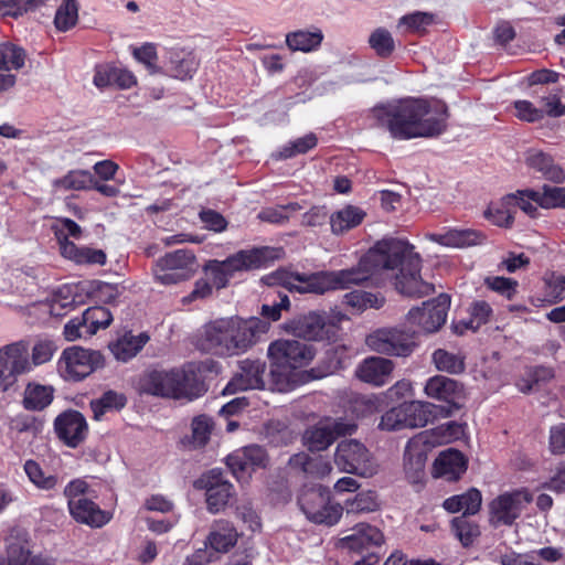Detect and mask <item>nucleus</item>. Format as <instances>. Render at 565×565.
<instances>
[{
	"label": "nucleus",
	"instance_id": "obj_1",
	"mask_svg": "<svg viewBox=\"0 0 565 565\" xmlns=\"http://www.w3.org/2000/svg\"><path fill=\"white\" fill-rule=\"evenodd\" d=\"M422 264V256L407 239L385 237L351 268L301 274L287 266L278 268L271 277L274 282H369L373 276L385 274L395 282H425L420 276Z\"/></svg>",
	"mask_w": 565,
	"mask_h": 565
},
{
	"label": "nucleus",
	"instance_id": "obj_2",
	"mask_svg": "<svg viewBox=\"0 0 565 565\" xmlns=\"http://www.w3.org/2000/svg\"><path fill=\"white\" fill-rule=\"evenodd\" d=\"M373 115L379 125L399 141L438 137L447 130L450 117L444 100L414 96L376 105Z\"/></svg>",
	"mask_w": 565,
	"mask_h": 565
},
{
	"label": "nucleus",
	"instance_id": "obj_3",
	"mask_svg": "<svg viewBox=\"0 0 565 565\" xmlns=\"http://www.w3.org/2000/svg\"><path fill=\"white\" fill-rule=\"evenodd\" d=\"M450 307V296L440 294L435 299L424 301L423 307H415L408 311L407 320L417 327L418 332L434 333L446 322ZM398 329H380L366 338L369 348L377 353L407 356L415 347L413 334Z\"/></svg>",
	"mask_w": 565,
	"mask_h": 565
},
{
	"label": "nucleus",
	"instance_id": "obj_4",
	"mask_svg": "<svg viewBox=\"0 0 565 565\" xmlns=\"http://www.w3.org/2000/svg\"><path fill=\"white\" fill-rule=\"evenodd\" d=\"M196 348L216 355H235L247 349V321L232 317L206 323L195 342Z\"/></svg>",
	"mask_w": 565,
	"mask_h": 565
},
{
	"label": "nucleus",
	"instance_id": "obj_5",
	"mask_svg": "<svg viewBox=\"0 0 565 565\" xmlns=\"http://www.w3.org/2000/svg\"><path fill=\"white\" fill-rule=\"evenodd\" d=\"M196 374L192 369L151 370L143 373L138 382V390L141 394L192 399L193 382Z\"/></svg>",
	"mask_w": 565,
	"mask_h": 565
},
{
	"label": "nucleus",
	"instance_id": "obj_6",
	"mask_svg": "<svg viewBox=\"0 0 565 565\" xmlns=\"http://www.w3.org/2000/svg\"><path fill=\"white\" fill-rule=\"evenodd\" d=\"M55 236L58 243L61 255L77 265H104L106 254L102 249H95L87 246H77L68 237L79 239L82 237L81 226L71 218L62 217L57 220L55 226Z\"/></svg>",
	"mask_w": 565,
	"mask_h": 565
},
{
	"label": "nucleus",
	"instance_id": "obj_7",
	"mask_svg": "<svg viewBox=\"0 0 565 565\" xmlns=\"http://www.w3.org/2000/svg\"><path fill=\"white\" fill-rule=\"evenodd\" d=\"M298 502L306 516L317 524L334 525L343 512L341 504L330 501V491L323 486L303 490Z\"/></svg>",
	"mask_w": 565,
	"mask_h": 565
},
{
	"label": "nucleus",
	"instance_id": "obj_8",
	"mask_svg": "<svg viewBox=\"0 0 565 565\" xmlns=\"http://www.w3.org/2000/svg\"><path fill=\"white\" fill-rule=\"evenodd\" d=\"M334 463L341 472L363 478L373 477L377 465L369 449L355 439L342 440L334 451Z\"/></svg>",
	"mask_w": 565,
	"mask_h": 565
},
{
	"label": "nucleus",
	"instance_id": "obj_9",
	"mask_svg": "<svg viewBox=\"0 0 565 565\" xmlns=\"http://www.w3.org/2000/svg\"><path fill=\"white\" fill-rule=\"evenodd\" d=\"M532 500L533 495L527 489L499 495L489 505L490 523L494 526L512 525Z\"/></svg>",
	"mask_w": 565,
	"mask_h": 565
},
{
	"label": "nucleus",
	"instance_id": "obj_10",
	"mask_svg": "<svg viewBox=\"0 0 565 565\" xmlns=\"http://www.w3.org/2000/svg\"><path fill=\"white\" fill-rule=\"evenodd\" d=\"M356 425L344 419L326 418L306 429L303 444L311 451L326 450L338 437L352 435Z\"/></svg>",
	"mask_w": 565,
	"mask_h": 565
},
{
	"label": "nucleus",
	"instance_id": "obj_11",
	"mask_svg": "<svg viewBox=\"0 0 565 565\" xmlns=\"http://www.w3.org/2000/svg\"><path fill=\"white\" fill-rule=\"evenodd\" d=\"M28 344L18 341L0 349V386L7 391L17 381V376L30 371Z\"/></svg>",
	"mask_w": 565,
	"mask_h": 565
},
{
	"label": "nucleus",
	"instance_id": "obj_12",
	"mask_svg": "<svg viewBox=\"0 0 565 565\" xmlns=\"http://www.w3.org/2000/svg\"><path fill=\"white\" fill-rule=\"evenodd\" d=\"M268 355L278 366L298 369L308 365L315 353L311 345L298 340L280 339L269 344Z\"/></svg>",
	"mask_w": 565,
	"mask_h": 565
},
{
	"label": "nucleus",
	"instance_id": "obj_13",
	"mask_svg": "<svg viewBox=\"0 0 565 565\" xmlns=\"http://www.w3.org/2000/svg\"><path fill=\"white\" fill-rule=\"evenodd\" d=\"M194 487L205 490V501L211 513L222 511L233 495V486L223 478L222 472L217 469L203 473L194 481Z\"/></svg>",
	"mask_w": 565,
	"mask_h": 565
},
{
	"label": "nucleus",
	"instance_id": "obj_14",
	"mask_svg": "<svg viewBox=\"0 0 565 565\" xmlns=\"http://www.w3.org/2000/svg\"><path fill=\"white\" fill-rule=\"evenodd\" d=\"M286 330L298 338L311 341L331 340L337 337V327L324 316L310 312L286 323Z\"/></svg>",
	"mask_w": 565,
	"mask_h": 565
},
{
	"label": "nucleus",
	"instance_id": "obj_15",
	"mask_svg": "<svg viewBox=\"0 0 565 565\" xmlns=\"http://www.w3.org/2000/svg\"><path fill=\"white\" fill-rule=\"evenodd\" d=\"M61 363L64 364L66 376L77 381L102 367L104 358L98 351L73 347L63 352Z\"/></svg>",
	"mask_w": 565,
	"mask_h": 565
},
{
	"label": "nucleus",
	"instance_id": "obj_16",
	"mask_svg": "<svg viewBox=\"0 0 565 565\" xmlns=\"http://www.w3.org/2000/svg\"><path fill=\"white\" fill-rule=\"evenodd\" d=\"M54 430L58 439L66 446L76 448L85 440L88 426L82 413L75 409H67L55 418Z\"/></svg>",
	"mask_w": 565,
	"mask_h": 565
},
{
	"label": "nucleus",
	"instance_id": "obj_17",
	"mask_svg": "<svg viewBox=\"0 0 565 565\" xmlns=\"http://www.w3.org/2000/svg\"><path fill=\"white\" fill-rule=\"evenodd\" d=\"M196 257L190 249H177L167 253L160 257L156 263V273H163L162 278H172V274H175L181 279H190L196 271Z\"/></svg>",
	"mask_w": 565,
	"mask_h": 565
},
{
	"label": "nucleus",
	"instance_id": "obj_18",
	"mask_svg": "<svg viewBox=\"0 0 565 565\" xmlns=\"http://www.w3.org/2000/svg\"><path fill=\"white\" fill-rule=\"evenodd\" d=\"M430 439L420 434L408 440L404 452V469L408 481L413 484H418L423 481L425 476V465L427 460V452L425 445Z\"/></svg>",
	"mask_w": 565,
	"mask_h": 565
},
{
	"label": "nucleus",
	"instance_id": "obj_19",
	"mask_svg": "<svg viewBox=\"0 0 565 565\" xmlns=\"http://www.w3.org/2000/svg\"><path fill=\"white\" fill-rule=\"evenodd\" d=\"M0 565H53L51 561L32 553L24 535L11 534L7 539L6 555H0Z\"/></svg>",
	"mask_w": 565,
	"mask_h": 565
},
{
	"label": "nucleus",
	"instance_id": "obj_20",
	"mask_svg": "<svg viewBox=\"0 0 565 565\" xmlns=\"http://www.w3.org/2000/svg\"><path fill=\"white\" fill-rule=\"evenodd\" d=\"M384 543V535L374 525L358 523L351 529V533L340 540V545L351 552L363 553L374 546Z\"/></svg>",
	"mask_w": 565,
	"mask_h": 565
},
{
	"label": "nucleus",
	"instance_id": "obj_21",
	"mask_svg": "<svg viewBox=\"0 0 565 565\" xmlns=\"http://www.w3.org/2000/svg\"><path fill=\"white\" fill-rule=\"evenodd\" d=\"M247 268V250H239L223 260L210 259L203 266L207 278L214 282H228L236 273Z\"/></svg>",
	"mask_w": 565,
	"mask_h": 565
},
{
	"label": "nucleus",
	"instance_id": "obj_22",
	"mask_svg": "<svg viewBox=\"0 0 565 565\" xmlns=\"http://www.w3.org/2000/svg\"><path fill=\"white\" fill-rule=\"evenodd\" d=\"M199 62L192 51L170 49L166 52L162 72L173 78L185 81L192 78Z\"/></svg>",
	"mask_w": 565,
	"mask_h": 565
},
{
	"label": "nucleus",
	"instance_id": "obj_23",
	"mask_svg": "<svg viewBox=\"0 0 565 565\" xmlns=\"http://www.w3.org/2000/svg\"><path fill=\"white\" fill-rule=\"evenodd\" d=\"M428 238L441 246L454 248L478 246L487 242V235L483 232L460 227H449L444 233H431Z\"/></svg>",
	"mask_w": 565,
	"mask_h": 565
},
{
	"label": "nucleus",
	"instance_id": "obj_24",
	"mask_svg": "<svg viewBox=\"0 0 565 565\" xmlns=\"http://www.w3.org/2000/svg\"><path fill=\"white\" fill-rule=\"evenodd\" d=\"M394 363L385 358L370 356L364 359L356 367V377L374 386H383L392 377Z\"/></svg>",
	"mask_w": 565,
	"mask_h": 565
},
{
	"label": "nucleus",
	"instance_id": "obj_25",
	"mask_svg": "<svg viewBox=\"0 0 565 565\" xmlns=\"http://www.w3.org/2000/svg\"><path fill=\"white\" fill-rule=\"evenodd\" d=\"M468 460L454 448L441 451L434 461L433 475L447 481H457L466 472Z\"/></svg>",
	"mask_w": 565,
	"mask_h": 565
},
{
	"label": "nucleus",
	"instance_id": "obj_26",
	"mask_svg": "<svg viewBox=\"0 0 565 565\" xmlns=\"http://www.w3.org/2000/svg\"><path fill=\"white\" fill-rule=\"evenodd\" d=\"M71 515L81 523L100 527L108 522L106 513L87 498L71 500L68 504Z\"/></svg>",
	"mask_w": 565,
	"mask_h": 565
},
{
	"label": "nucleus",
	"instance_id": "obj_27",
	"mask_svg": "<svg viewBox=\"0 0 565 565\" xmlns=\"http://www.w3.org/2000/svg\"><path fill=\"white\" fill-rule=\"evenodd\" d=\"M424 391L428 397L447 403H452L462 395V386L457 381L444 375L428 379Z\"/></svg>",
	"mask_w": 565,
	"mask_h": 565
},
{
	"label": "nucleus",
	"instance_id": "obj_28",
	"mask_svg": "<svg viewBox=\"0 0 565 565\" xmlns=\"http://www.w3.org/2000/svg\"><path fill=\"white\" fill-rule=\"evenodd\" d=\"M214 428L215 423L211 416L206 414L194 416L191 422V435L183 439V444L190 449H202L210 443Z\"/></svg>",
	"mask_w": 565,
	"mask_h": 565
},
{
	"label": "nucleus",
	"instance_id": "obj_29",
	"mask_svg": "<svg viewBox=\"0 0 565 565\" xmlns=\"http://www.w3.org/2000/svg\"><path fill=\"white\" fill-rule=\"evenodd\" d=\"M481 492L476 488H471L462 494L446 499L443 507L450 513L463 511V515L466 516L476 514L481 508Z\"/></svg>",
	"mask_w": 565,
	"mask_h": 565
},
{
	"label": "nucleus",
	"instance_id": "obj_30",
	"mask_svg": "<svg viewBox=\"0 0 565 565\" xmlns=\"http://www.w3.org/2000/svg\"><path fill=\"white\" fill-rule=\"evenodd\" d=\"M511 201L513 198L505 194L500 200L491 202L483 212V216L495 226L511 228L515 218Z\"/></svg>",
	"mask_w": 565,
	"mask_h": 565
},
{
	"label": "nucleus",
	"instance_id": "obj_31",
	"mask_svg": "<svg viewBox=\"0 0 565 565\" xmlns=\"http://www.w3.org/2000/svg\"><path fill=\"white\" fill-rule=\"evenodd\" d=\"M530 168L541 172L546 180L562 183L565 180L563 169L554 163L553 158L543 151H531L526 157Z\"/></svg>",
	"mask_w": 565,
	"mask_h": 565
},
{
	"label": "nucleus",
	"instance_id": "obj_32",
	"mask_svg": "<svg viewBox=\"0 0 565 565\" xmlns=\"http://www.w3.org/2000/svg\"><path fill=\"white\" fill-rule=\"evenodd\" d=\"M365 217V212L354 205H347L343 209L330 215L331 231L335 235H341L359 226Z\"/></svg>",
	"mask_w": 565,
	"mask_h": 565
},
{
	"label": "nucleus",
	"instance_id": "obj_33",
	"mask_svg": "<svg viewBox=\"0 0 565 565\" xmlns=\"http://www.w3.org/2000/svg\"><path fill=\"white\" fill-rule=\"evenodd\" d=\"M406 426L408 428L424 427L435 418L438 406L429 402L412 401L404 403Z\"/></svg>",
	"mask_w": 565,
	"mask_h": 565
},
{
	"label": "nucleus",
	"instance_id": "obj_34",
	"mask_svg": "<svg viewBox=\"0 0 565 565\" xmlns=\"http://www.w3.org/2000/svg\"><path fill=\"white\" fill-rule=\"evenodd\" d=\"M323 40L320 29L297 30L286 35V44L291 51L311 52L317 50Z\"/></svg>",
	"mask_w": 565,
	"mask_h": 565
},
{
	"label": "nucleus",
	"instance_id": "obj_35",
	"mask_svg": "<svg viewBox=\"0 0 565 565\" xmlns=\"http://www.w3.org/2000/svg\"><path fill=\"white\" fill-rule=\"evenodd\" d=\"M149 339V335L145 332L138 335L127 333L115 343L110 344L109 348L117 360L126 362L134 358L145 347Z\"/></svg>",
	"mask_w": 565,
	"mask_h": 565
},
{
	"label": "nucleus",
	"instance_id": "obj_36",
	"mask_svg": "<svg viewBox=\"0 0 565 565\" xmlns=\"http://www.w3.org/2000/svg\"><path fill=\"white\" fill-rule=\"evenodd\" d=\"M343 303L353 313L362 312L367 308L379 309L385 303V297L381 292L353 290L343 297Z\"/></svg>",
	"mask_w": 565,
	"mask_h": 565
},
{
	"label": "nucleus",
	"instance_id": "obj_37",
	"mask_svg": "<svg viewBox=\"0 0 565 565\" xmlns=\"http://www.w3.org/2000/svg\"><path fill=\"white\" fill-rule=\"evenodd\" d=\"M318 145V137L313 132H309L302 137L289 140L287 143L279 147L274 153L275 160H286L294 158L298 154H305L316 148Z\"/></svg>",
	"mask_w": 565,
	"mask_h": 565
},
{
	"label": "nucleus",
	"instance_id": "obj_38",
	"mask_svg": "<svg viewBox=\"0 0 565 565\" xmlns=\"http://www.w3.org/2000/svg\"><path fill=\"white\" fill-rule=\"evenodd\" d=\"M290 463L301 467L302 471L313 478L322 479L332 471L331 463L322 457L311 458L306 454H297L290 458Z\"/></svg>",
	"mask_w": 565,
	"mask_h": 565
},
{
	"label": "nucleus",
	"instance_id": "obj_39",
	"mask_svg": "<svg viewBox=\"0 0 565 565\" xmlns=\"http://www.w3.org/2000/svg\"><path fill=\"white\" fill-rule=\"evenodd\" d=\"M53 399V388L40 384H29L24 392L23 406L29 411H42Z\"/></svg>",
	"mask_w": 565,
	"mask_h": 565
},
{
	"label": "nucleus",
	"instance_id": "obj_40",
	"mask_svg": "<svg viewBox=\"0 0 565 565\" xmlns=\"http://www.w3.org/2000/svg\"><path fill=\"white\" fill-rule=\"evenodd\" d=\"M281 246H260L249 248V269L266 268L285 257Z\"/></svg>",
	"mask_w": 565,
	"mask_h": 565
},
{
	"label": "nucleus",
	"instance_id": "obj_41",
	"mask_svg": "<svg viewBox=\"0 0 565 565\" xmlns=\"http://www.w3.org/2000/svg\"><path fill=\"white\" fill-rule=\"evenodd\" d=\"M93 174L86 170H72L62 178L53 181V186L57 190H86L93 184Z\"/></svg>",
	"mask_w": 565,
	"mask_h": 565
},
{
	"label": "nucleus",
	"instance_id": "obj_42",
	"mask_svg": "<svg viewBox=\"0 0 565 565\" xmlns=\"http://www.w3.org/2000/svg\"><path fill=\"white\" fill-rule=\"evenodd\" d=\"M78 21V3L76 0H63L54 17V25L60 32L73 29Z\"/></svg>",
	"mask_w": 565,
	"mask_h": 565
},
{
	"label": "nucleus",
	"instance_id": "obj_43",
	"mask_svg": "<svg viewBox=\"0 0 565 565\" xmlns=\"http://www.w3.org/2000/svg\"><path fill=\"white\" fill-rule=\"evenodd\" d=\"M82 301V296L75 294L71 285H61L57 289L52 291L50 305L52 312L61 315L60 310L73 309Z\"/></svg>",
	"mask_w": 565,
	"mask_h": 565
},
{
	"label": "nucleus",
	"instance_id": "obj_44",
	"mask_svg": "<svg viewBox=\"0 0 565 565\" xmlns=\"http://www.w3.org/2000/svg\"><path fill=\"white\" fill-rule=\"evenodd\" d=\"M433 362L439 371L450 374H459L465 371V358L444 349H438L433 353Z\"/></svg>",
	"mask_w": 565,
	"mask_h": 565
},
{
	"label": "nucleus",
	"instance_id": "obj_45",
	"mask_svg": "<svg viewBox=\"0 0 565 565\" xmlns=\"http://www.w3.org/2000/svg\"><path fill=\"white\" fill-rule=\"evenodd\" d=\"M83 321H86V334H95L99 329H106L113 321L109 309L103 306H95L83 312Z\"/></svg>",
	"mask_w": 565,
	"mask_h": 565
},
{
	"label": "nucleus",
	"instance_id": "obj_46",
	"mask_svg": "<svg viewBox=\"0 0 565 565\" xmlns=\"http://www.w3.org/2000/svg\"><path fill=\"white\" fill-rule=\"evenodd\" d=\"M369 45L381 58H388L395 51V41L385 28H377L370 34Z\"/></svg>",
	"mask_w": 565,
	"mask_h": 565
},
{
	"label": "nucleus",
	"instance_id": "obj_47",
	"mask_svg": "<svg viewBox=\"0 0 565 565\" xmlns=\"http://www.w3.org/2000/svg\"><path fill=\"white\" fill-rule=\"evenodd\" d=\"M532 193H539L536 190L526 189V190H518L514 193H509L508 195H511L513 198V201H511V205L514 210V213H516L518 209L523 211L526 215L534 218L536 217L539 211V199L533 195Z\"/></svg>",
	"mask_w": 565,
	"mask_h": 565
},
{
	"label": "nucleus",
	"instance_id": "obj_48",
	"mask_svg": "<svg viewBox=\"0 0 565 565\" xmlns=\"http://www.w3.org/2000/svg\"><path fill=\"white\" fill-rule=\"evenodd\" d=\"M237 540L236 532L228 527L222 526L210 533L207 537L209 547L213 553L227 552L232 546L235 545Z\"/></svg>",
	"mask_w": 565,
	"mask_h": 565
},
{
	"label": "nucleus",
	"instance_id": "obj_49",
	"mask_svg": "<svg viewBox=\"0 0 565 565\" xmlns=\"http://www.w3.org/2000/svg\"><path fill=\"white\" fill-rule=\"evenodd\" d=\"M539 199V206L543 209H565V188L544 184L542 191L532 193Z\"/></svg>",
	"mask_w": 565,
	"mask_h": 565
},
{
	"label": "nucleus",
	"instance_id": "obj_50",
	"mask_svg": "<svg viewBox=\"0 0 565 565\" xmlns=\"http://www.w3.org/2000/svg\"><path fill=\"white\" fill-rule=\"evenodd\" d=\"M433 23L434 14L422 11L405 14L398 21L399 26H405L406 31L417 34L425 33Z\"/></svg>",
	"mask_w": 565,
	"mask_h": 565
},
{
	"label": "nucleus",
	"instance_id": "obj_51",
	"mask_svg": "<svg viewBox=\"0 0 565 565\" xmlns=\"http://www.w3.org/2000/svg\"><path fill=\"white\" fill-rule=\"evenodd\" d=\"M345 508L347 514L373 512L379 508L377 497L373 491L360 492L352 500L345 502Z\"/></svg>",
	"mask_w": 565,
	"mask_h": 565
},
{
	"label": "nucleus",
	"instance_id": "obj_52",
	"mask_svg": "<svg viewBox=\"0 0 565 565\" xmlns=\"http://www.w3.org/2000/svg\"><path fill=\"white\" fill-rule=\"evenodd\" d=\"M126 402L127 399L122 394L114 391L104 393L99 399L92 402L95 419H99L106 411L122 408Z\"/></svg>",
	"mask_w": 565,
	"mask_h": 565
},
{
	"label": "nucleus",
	"instance_id": "obj_53",
	"mask_svg": "<svg viewBox=\"0 0 565 565\" xmlns=\"http://www.w3.org/2000/svg\"><path fill=\"white\" fill-rule=\"evenodd\" d=\"M25 53L21 47L6 43L0 46V70H19L24 65Z\"/></svg>",
	"mask_w": 565,
	"mask_h": 565
},
{
	"label": "nucleus",
	"instance_id": "obj_54",
	"mask_svg": "<svg viewBox=\"0 0 565 565\" xmlns=\"http://www.w3.org/2000/svg\"><path fill=\"white\" fill-rule=\"evenodd\" d=\"M24 471L30 481L40 489L51 490L57 484V477L53 475L44 476L42 468L34 460L25 461Z\"/></svg>",
	"mask_w": 565,
	"mask_h": 565
},
{
	"label": "nucleus",
	"instance_id": "obj_55",
	"mask_svg": "<svg viewBox=\"0 0 565 565\" xmlns=\"http://www.w3.org/2000/svg\"><path fill=\"white\" fill-rule=\"evenodd\" d=\"M465 434V427L457 422H448L437 426L431 430L433 440L429 443L449 444L461 438Z\"/></svg>",
	"mask_w": 565,
	"mask_h": 565
},
{
	"label": "nucleus",
	"instance_id": "obj_56",
	"mask_svg": "<svg viewBox=\"0 0 565 565\" xmlns=\"http://www.w3.org/2000/svg\"><path fill=\"white\" fill-rule=\"evenodd\" d=\"M451 529L463 546L470 545L473 539L479 535L478 525L469 522L465 515L455 518L451 522Z\"/></svg>",
	"mask_w": 565,
	"mask_h": 565
},
{
	"label": "nucleus",
	"instance_id": "obj_57",
	"mask_svg": "<svg viewBox=\"0 0 565 565\" xmlns=\"http://www.w3.org/2000/svg\"><path fill=\"white\" fill-rule=\"evenodd\" d=\"M515 117L525 122H537L545 117V111L537 108L530 100L518 99L513 102Z\"/></svg>",
	"mask_w": 565,
	"mask_h": 565
},
{
	"label": "nucleus",
	"instance_id": "obj_58",
	"mask_svg": "<svg viewBox=\"0 0 565 565\" xmlns=\"http://www.w3.org/2000/svg\"><path fill=\"white\" fill-rule=\"evenodd\" d=\"M404 403L387 411L381 418L380 428L385 430H398L406 426Z\"/></svg>",
	"mask_w": 565,
	"mask_h": 565
},
{
	"label": "nucleus",
	"instance_id": "obj_59",
	"mask_svg": "<svg viewBox=\"0 0 565 565\" xmlns=\"http://www.w3.org/2000/svg\"><path fill=\"white\" fill-rule=\"evenodd\" d=\"M226 466L238 481H244L247 468V447H242L228 455Z\"/></svg>",
	"mask_w": 565,
	"mask_h": 565
},
{
	"label": "nucleus",
	"instance_id": "obj_60",
	"mask_svg": "<svg viewBox=\"0 0 565 565\" xmlns=\"http://www.w3.org/2000/svg\"><path fill=\"white\" fill-rule=\"evenodd\" d=\"M135 58L142 63L150 74L159 73L161 68L156 65L157 52L153 44L146 43L134 50Z\"/></svg>",
	"mask_w": 565,
	"mask_h": 565
},
{
	"label": "nucleus",
	"instance_id": "obj_61",
	"mask_svg": "<svg viewBox=\"0 0 565 565\" xmlns=\"http://www.w3.org/2000/svg\"><path fill=\"white\" fill-rule=\"evenodd\" d=\"M56 347L54 345L53 341L47 339L38 340L32 348V363L34 365H41L49 362L52 359Z\"/></svg>",
	"mask_w": 565,
	"mask_h": 565
},
{
	"label": "nucleus",
	"instance_id": "obj_62",
	"mask_svg": "<svg viewBox=\"0 0 565 565\" xmlns=\"http://www.w3.org/2000/svg\"><path fill=\"white\" fill-rule=\"evenodd\" d=\"M491 312L492 309L486 301L473 302L470 308L469 328L478 329L489 320Z\"/></svg>",
	"mask_w": 565,
	"mask_h": 565
},
{
	"label": "nucleus",
	"instance_id": "obj_63",
	"mask_svg": "<svg viewBox=\"0 0 565 565\" xmlns=\"http://www.w3.org/2000/svg\"><path fill=\"white\" fill-rule=\"evenodd\" d=\"M30 10L28 0H0V15L18 19Z\"/></svg>",
	"mask_w": 565,
	"mask_h": 565
},
{
	"label": "nucleus",
	"instance_id": "obj_64",
	"mask_svg": "<svg viewBox=\"0 0 565 565\" xmlns=\"http://www.w3.org/2000/svg\"><path fill=\"white\" fill-rule=\"evenodd\" d=\"M87 323L83 321V315L75 317L64 326V337L67 341H75L81 338H88L92 334H86Z\"/></svg>",
	"mask_w": 565,
	"mask_h": 565
}]
</instances>
